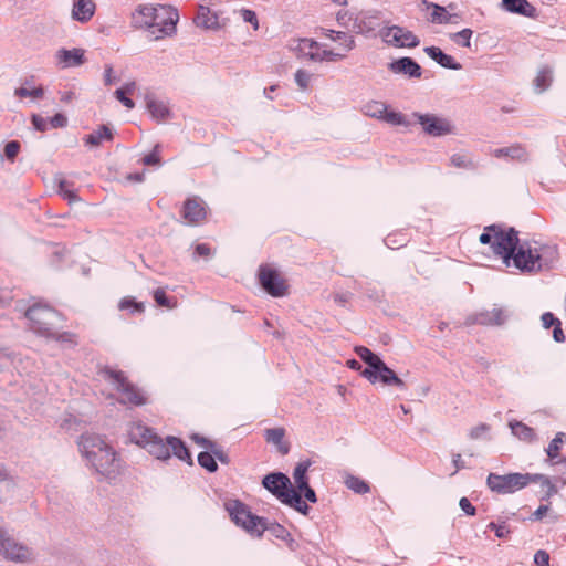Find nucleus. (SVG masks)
Returning <instances> with one entry per match:
<instances>
[{
	"label": "nucleus",
	"instance_id": "1",
	"mask_svg": "<svg viewBox=\"0 0 566 566\" xmlns=\"http://www.w3.org/2000/svg\"><path fill=\"white\" fill-rule=\"evenodd\" d=\"M558 249L554 244L534 242H517L507 253H504L503 263L515 266L521 272L535 273L552 269L558 261Z\"/></svg>",
	"mask_w": 566,
	"mask_h": 566
},
{
	"label": "nucleus",
	"instance_id": "2",
	"mask_svg": "<svg viewBox=\"0 0 566 566\" xmlns=\"http://www.w3.org/2000/svg\"><path fill=\"white\" fill-rule=\"evenodd\" d=\"M78 448L87 464L101 479L111 481L119 474L122 460L101 436L83 433L78 440Z\"/></svg>",
	"mask_w": 566,
	"mask_h": 566
},
{
	"label": "nucleus",
	"instance_id": "3",
	"mask_svg": "<svg viewBox=\"0 0 566 566\" xmlns=\"http://www.w3.org/2000/svg\"><path fill=\"white\" fill-rule=\"evenodd\" d=\"M531 483H541L543 488H546V496H552L557 492L555 485L544 474H532V473H509V474H496L490 473L486 478L488 488L499 494H511L526 488Z\"/></svg>",
	"mask_w": 566,
	"mask_h": 566
},
{
	"label": "nucleus",
	"instance_id": "4",
	"mask_svg": "<svg viewBox=\"0 0 566 566\" xmlns=\"http://www.w3.org/2000/svg\"><path fill=\"white\" fill-rule=\"evenodd\" d=\"M128 437L132 442L147 449L158 460L169 459V446L151 428L142 422H134L128 429Z\"/></svg>",
	"mask_w": 566,
	"mask_h": 566
},
{
	"label": "nucleus",
	"instance_id": "5",
	"mask_svg": "<svg viewBox=\"0 0 566 566\" xmlns=\"http://www.w3.org/2000/svg\"><path fill=\"white\" fill-rule=\"evenodd\" d=\"M102 374L114 385L115 389L119 394L118 401L120 403L142 406L147 402V398L144 392L129 382L123 371L107 367L103 369Z\"/></svg>",
	"mask_w": 566,
	"mask_h": 566
},
{
	"label": "nucleus",
	"instance_id": "6",
	"mask_svg": "<svg viewBox=\"0 0 566 566\" xmlns=\"http://www.w3.org/2000/svg\"><path fill=\"white\" fill-rule=\"evenodd\" d=\"M25 317L31 323V329L44 337L55 336L54 327L61 318L56 311L41 304H35L29 307L25 312Z\"/></svg>",
	"mask_w": 566,
	"mask_h": 566
},
{
	"label": "nucleus",
	"instance_id": "7",
	"mask_svg": "<svg viewBox=\"0 0 566 566\" xmlns=\"http://www.w3.org/2000/svg\"><path fill=\"white\" fill-rule=\"evenodd\" d=\"M226 509L231 520L252 535L260 536L266 528V521L252 514L248 506L238 500L227 502Z\"/></svg>",
	"mask_w": 566,
	"mask_h": 566
},
{
	"label": "nucleus",
	"instance_id": "8",
	"mask_svg": "<svg viewBox=\"0 0 566 566\" xmlns=\"http://www.w3.org/2000/svg\"><path fill=\"white\" fill-rule=\"evenodd\" d=\"M480 242L482 244H490L493 253L503 259L504 253L511 251L514 243L517 242V231L513 228L504 231L497 226H489L480 235Z\"/></svg>",
	"mask_w": 566,
	"mask_h": 566
},
{
	"label": "nucleus",
	"instance_id": "9",
	"mask_svg": "<svg viewBox=\"0 0 566 566\" xmlns=\"http://www.w3.org/2000/svg\"><path fill=\"white\" fill-rule=\"evenodd\" d=\"M411 118L415 124H419L422 132L431 137H442L454 133V125L446 117L431 114L413 112Z\"/></svg>",
	"mask_w": 566,
	"mask_h": 566
},
{
	"label": "nucleus",
	"instance_id": "10",
	"mask_svg": "<svg viewBox=\"0 0 566 566\" xmlns=\"http://www.w3.org/2000/svg\"><path fill=\"white\" fill-rule=\"evenodd\" d=\"M0 555L17 563L31 562L34 558L31 548L18 542L8 531L0 527Z\"/></svg>",
	"mask_w": 566,
	"mask_h": 566
},
{
	"label": "nucleus",
	"instance_id": "11",
	"mask_svg": "<svg viewBox=\"0 0 566 566\" xmlns=\"http://www.w3.org/2000/svg\"><path fill=\"white\" fill-rule=\"evenodd\" d=\"M179 21L178 10L168 4H157L156 21L150 32L155 39L170 36L176 33V25Z\"/></svg>",
	"mask_w": 566,
	"mask_h": 566
},
{
	"label": "nucleus",
	"instance_id": "12",
	"mask_svg": "<svg viewBox=\"0 0 566 566\" xmlns=\"http://www.w3.org/2000/svg\"><path fill=\"white\" fill-rule=\"evenodd\" d=\"M379 35L386 44L395 48H416L420 43L413 32L400 25L385 27Z\"/></svg>",
	"mask_w": 566,
	"mask_h": 566
},
{
	"label": "nucleus",
	"instance_id": "13",
	"mask_svg": "<svg viewBox=\"0 0 566 566\" xmlns=\"http://www.w3.org/2000/svg\"><path fill=\"white\" fill-rule=\"evenodd\" d=\"M350 31L358 34H369L374 32L380 24L378 12H358L347 17V21L343 22Z\"/></svg>",
	"mask_w": 566,
	"mask_h": 566
},
{
	"label": "nucleus",
	"instance_id": "14",
	"mask_svg": "<svg viewBox=\"0 0 566 566\" xmlns=\"http://www.w3.org/2000/svg\"><path fill=\"white\" fill-rule=\"evenodd\" d=\"M259 281L266 293L273 297H282L286 294V283L277 271L262 265L259 270Z\"/></svg>",
	"mask_w": 566,
	"mask_h": 566
},
{
	"label": "nucleus",
	"instance_id": "15",
	"mask_svg": "<svg viewBox=\"0 0 566 566\" xmlns=\"http://www.w3.org/2000/svg\"><path fill=\"white\" fill-rule=\"evenodd\" d=\"M361 376L371 384L380 380L386 386H396L399 389H406V382L400 379L382 360H380L374 369H364L361 371Z\"/></svg>",
	"mask_w": 566,
	"mask_h": 566
},
{
	"label": "nucleus",
	"instance_id": "16",
	"mask_svg": "<svg viewBox=\"0 0 566 566\" xmlns=\"http://www.w3.org/2000/svg\"><path fill=\"white\" fill-rule=\"evenodd\" d=\"M262 485L282 503L290 495V490H294L290 479L281 472L266 474L262 480Z\"/></svg>",
	"mask_w": 566,
	"mask_h": 566
},
{
	"label": "nucleus",
	"instance_id": "17",
	"mask_svg": "<svg viewBox=\"0 0 566 566\" xmlns=\"http://www.w3.org/2000/svg\"><path fill=\"white\" fill-rule=\"evenodd\" d=\"M181 213L186 223L198 224L207 216L203 200L198 197L187 199Z\"/></svg>",
	"mask_w": 566,
	"mask_h": 566
},
{
	"label": "nucleus",
	"instance_id": "18",
	"mask_svg": "<svg viewBox=\"0 0 566 566\" xmlns=\"http://www.w3.org/2000/svg\"><path fill=\"white\" fill-rule=\"evenodd\" d=\"M156 9L157 4H140L132 14V24L136 29H148L154 28V21H156Z\"/></svg>",
	"mask_w": 566,
	"mask_h": 566
},
{
	"label": "nucleus",
	"instance_id": "19",
	"mask_svg": "<svg viewBox=\"0 0 566 566\" xmlns=\"http://www.w3.org/2000/svg\"><path fill=\"white\" fill-rule=\"evenodd\" d=\"M509 314L503 307H493L475 315L474 322L485 326H501L506 323Z\"/></svg>",
	"mask_w": 566,
	"mask_h": 566
},
{
	"label": "nucleus",
	"instance_id": "20",
	"mask_svg": "<svg viewBox=\"0 0 566 566\" xmlns=\"http://www.w3.org/2000/svg\"><path fill=\"white\" fill-rule=\"evenodd\" d=\"M388 67L395 74H405L415 78H419L422 74L420 65L407 56L392 61Z\"/></svg>",
	"mask_w": 566,
	"mask_h": 566
},
{
	"label": "nucleus",
	"instance_id": "21",
	"mask_svg": "<svg viewBox=\"0 0 566 566\" xmlns=\"http://www.w3.org/2000/svg\"><path fill=\"white\" fill-rule=\"evenodd\" d=\"M492 156L518 163H527L530 159V154L527 149L521 144H514L509 147L496 148L492 151Z\"/></svg>",
	"mask_w": 566,
	"mask_h": 566
},
{
	"label": "nucleus",
	"instance_id": "22",
	"mask_svg": "<svg viewBox=\"0 0 566 566\" xmlns=\"http://www.w3.org/2000/svg\"><path fill=\"white\" fill-rule=\"evenodd\" d=\"M424 53L444 69L459 71L462 65L438 46H426Z\"/></svg>",
	"mask_w": 566,
	"mask_h": 566
},
{
	"label": "nucleus",
	"instance_id": "23",
	"mask_svg": "<svg viewBox=\"0 0 566 566\" xmlns=\"http://www.w3.org/2000/svg\"><path fill=\"white\" fill-rule=\"evenodd\" d=\"M56 59L62 67H74L84 63V50L82 49H61L56 52Z\"/></svg>",
	"mask_w": 566,
	"mask_h": 566
},
{
	"label": "nucleus",
	"instance_id": "24",
	"mask_svg": "<svg viewBox=\"0 0 566 566\" xmlns=\"http://www.w3.org/2000/svg\"><path fill=\"white\" fill-rule=\"evenodd\" d=\"M93 0H75L72 8V18L78 22H88L95 13Z\"/></svg>",
	"mask_w": 566,
	"mask_h": 566
},
{
	"label": "nucleus",
	"instance_id": "25",
	"mask_svg": "<svg viewBox=\"0 0 566 566\" xmlns=\"http://www.w3.org/2000/svg\"><path fill=\"white\" fill-rule=\"evenodd\" d=\"M193 22L197 27L207 30H214L219 27L218 15L213 13L210 8L202 4L198 6Z\"/></svg>",
	"mask_w": 566,
	"mask_h": 566
},
{
	"label": "nucleus",
	"instance_id": "26",
	"mask_svg": "<svg viewBox=\"0 0 566 566\" xmlns=\"http://www.w3.org/2000/svg\"><path fill=\"white\" fill-rule=\"evenodd\" d=\"M146 106L151 117L157 122H163L170 117V109L167 103L156 99L154 95L146 96Z\"/></svg>",
	"mask_w": 566,
	"mask_h": 566
},
{
	"label": "nucleus",
	"instance_id": "27",
	"mask_svg": "<svg viewBox=\"0 0 566 566\" xmlns=\"http://www.w3.org/2000/svg\"><path fill=\"white\" fill-rule=\"evenodd\" d=\"M164 441L166 446H169V458L171 457V454H174L179 460L187 462L188 464H192L191 454L188 448L179 438L167 437Z\"/></svg>",
	"mask_w": 566,
	"mask_h": 566
},
{
	"label": "nucleus",
	"instance_id": "28",
	"mask_svg": "<svg viewBox=\"0 0 566 566\" xmlns=\"http://www.w3.org/2000/svg\"><path fill=\"white\" fill-rule=\"evenodd\" d=\"M502 6L506 11L524 17L533 18L536 14V9L527 0H502Z\"/></svg>",
	"mask_w": 566,
	"mask_h": 566
},
{
	"label": "nucleus",
	"instance_id": "29",
	"mask_svg": "<svg viewBox=\"0 0 566 566\" xmlns=\"http://www.w3.org/2000/svg\"><path fill=\"white\" fill-rule=\"evenodd\" d=\"M285 429L284 428H271L264 431V439L268 443L274 444L279 452L282 454H287L290 451V446L284 441Z\"/></svg>",
	"mask_w": 566,
	"mask_h": 566
},
{
	"label": "nucleus",
	"instance_id": "30",
	"mask_svg": "<svg viewBox=\"0 0 566 566\" xmlns=\"http://www.w3.org/2000/svg\"><path fill=\"white\" fill-rule=\"evenodd\" d=\"M509 427L512 431V434L521 441L531 443L534 442L537 438L534 429L523 423L522 421L512 420L509 422Z\"/></svg>",
	"mask_w": 566,
	"mask_h": 566
},
{
	"label": "nucleus",
	"instance_id": "31",
	"mask_svg": "<svg viewBox=\"0 0 566 566\" xmlns=\"http://www.w3.org/2000/svg\"><path fill=\"white\" fill-rule=\"evenodd\" d=\"M319 48L321 43L311 39H296L292 40L290 43V50L293 51L297 57H307V55H312V53H310V49Z\"/></svg>",
	"mask_w": 566,
	"mask_h": 566
},
{
	"label": "nucleus",
	"instance_id": "32",
	"mask_svg": "<svg viewBox=\"0 0 566 566\" xmlns=\"http://www.w3.org/2000/svg\"><path fill=\"white\" fill-rule=\"evenodd\" d=\"M324 35L333 41H338L340 51H343L345 53L352 51L355 46L354 38L345 32L335 31V30H325Z\"/></svg>",
	"mask_w": 566,
	"mask_h": 566
},
{
	"label": "nucleus",
	"instance_id": "33",
	"mask_svg": "<svg viewBox=\"0 0 566 566\" xmlns=\"http://www.w3.org/2000/svg\"><path fill=\"white\" fill-rule=\"evenodd\" d=\"M113 139V133L111 128L106 125H102L97 130H94L90 135H87L84 139L85 145L91 147H97L103 142H109Z\"/></svg>",
	"mask_w": 566,
	"mask_h": 566
},
{
	"label": "nucleus",
	"instance_id": "34",
	"mask_svg": "<svg viewBox=\"0 0 566 566\" xmlns=\"http://www.w3.org/2000/svg\"><path fill=\"white\" fill-rule=\"evenodd\" d=\"M422 2L428 9L429 8L432 9L431 21L433 23H440V24L449 23V22H451L452 18L454 17V15L448 13L447 10L439 4L428 2L427 0H422Z\"/></svg>",
	"mask_w": 566,
	"mask_h": 566
},
{
	"label": "nucleus",
	"instance_id": "35",
	"mask_svg": "<svg viewBox=\"0 0 566 566\" xmlns=\"http://www.w3.org/2000/svg\"><path fill=\"white\" fill-rule=\"evenodd\" d=\"M552 81L553 70L548 66H543L534 80L535 90L539 93L544 92L551 86Z\"/></svg>",
	"mask_w": 566,
	"mask_h": 566
},
{
	"label": "nucleus",
	"instance_id": "36",
	"mask_svg": "<svg viewBox=\"0 0 566 566\" xmlns=\"http://www.w3.org/2000/svg\"><path fill=\"white\" fill-rule=\"evenodd\" d=\"M381 119L385 120L386 123L395 125V126L410 127L413 125L411 115L406 116L401 113L394 112V111L388 112L386 109Z\"/></svg>",
	"mask_w": 566,
	"mask_h": 566
},
{
	"label": "nucleus",
	"instance_id": "37",
	"mask_svg": "<svg viewBox=\"0 0 566 566\" xmlns=\"http://www.w3.org/2000/svg\"><path fill=\"white\" fill-rule=\"evenodd\" d=\"M310 467H311L310 460L302 461V462L297 463V465L295 467L294 472H293V478H294L297 490L304 489L305 486L307 488L308 479L306 476V473H307Z\"/></svg>",
	"mask_w": 566,
	"mask_h": 566
},
{
	"label": "nucleus",
	"instance_id": "38",
	"mask_svg": "<svg viewBox=\"0 0 566 566\" xmlns=\"http://www.w3.org/2000/svg\"><path fill=\"white\" fill-rule=\"evenodd\" d=\"M450 164L457 168L465 170H475L478 164L468 154L457 153L450 157Z\"/></svg>",
	"mask_w": 566,
	"mask_h": 566
},
{
	"label": "nucleus",
	"instance_id": "39",
	"mask_svg": "<svg viewBox=\"0 0 566 566\" xmlns=\"http://www.w3.org/2000/svg\"><path fill=\"white\" fill-rule=\"evenodd\" d=\"M286 505H290L297 512L306 515L308 513L310 506L302 500V495L298 491L290 490V495L283 502Z\"/></svg>",
	"mask_w": 566,
	"mask_h": 566
},
{
	"label": "nucleus",
	"instance_id": "40",
	"mask_svg": "<svg viewBox=\"0 0 566 566\" xmlns=\"http://www.w3.org/2000/svg\"><path fill=\"white\" fill-rule=\"evenodd\" d=\"M14 488L13 479L8 474L6 469L0 465V502L6 500Z\"/></svg>",
	"mask_w": 566,
	"mask_h": 566
},
{
	"label": "nucleus",
	"instance_id": "41",
	"mask_svg": "<svg viewBox=\"0 0 566 566\" xmlns=\"http://www.w3.org/2000/svg\"><path fill=\"white\" fill-rule=\"evenodd\" d=\"M29 81H25L24 84L14 91V95L23 98L31 97L32 99H41L44 96V88L42 86L38 87H28Z\"/></svg>",
	"mask_w": 566,
	"mask_h": 566
},
{
	"label": "nucleus",
	"instance_id": "42",
	"mask_svg": "<svg viewBox=\"0 0 566 566\" xmlns=\"http://www.w3.org/2000/svg\"><path fill=\"white\" fill-rule=\"evenodd\" d=\"M355 353L363 361H365L368 365L366 369H374L375 367H377V364L381 360L379 356L374 354L369 348L365 346H357L355 348Z\"/></svg>",
	"mask_w": 566,
	"mask_h": 566
},
{
	"label": "nucleus",
	"instance_id": "43",
	"mask_svg": "<svg viewBox=\"0 0 566 566\" xmlns=\"http://www.w3.org/2000/svg\"><path fill=\"white\" fill-rule=\"evenodd\" d=\"M59 190L57 192L69 201V203H73L80 200L78 196L75 193L73 189V184L63 179H57Z\"/></svg>",
	"mask_w": 566,
	"mask_h": 566
},
{
	"label": "nucleus",
	"instance_id": "44",
	"mask_svg": "<svg viewBox=\"0 0 566 566\" xmlns=\"http://www.w3.org/2000/svg\"><path fill=\"white\" fill-rule=\"evenodd\" d=\"M345 484L349 490L357 494H366L370 490L366 481L355 475H348L345 480Z\"/></svg>",
	"mask_w": 566,
	"mask_h": 566
},
{
	"label": "nucleus",
	"instance_id": "45",
	"mask_svg": "<svg viewBox=\"0 0 566 566\" xmlns=\"http://www.w3.org/2000/svg\"><path fill=\"white\" fill-rule=\"evenodd\" d=\"M473 35V31L469 28H465L459 32L450 33V40L462 48H471V38Z\"/></svg>",
	"mask_w": 566,
	"mask_h": 566
},
{
	"label": "nucleus",
	"instance_id": "46",
	"mask_svg": "<svg viewBox=\"0 0 566 566\" xmlns=\"http://www.w3.org/2000/svg\"><path fill=\"white\" fill-rule=\"evenodd\" d=\"M387 105L382 102L373 101L364 105L363 112L365 115L381 119L386 111Z\"/></svg>",
	"mask_w": 566,
	"mask_h": 566
},
{
	"label": "nucleus",
	"instance_id": "47",
	"mask_svg": "<svg viewBox=\"0 0 566 566\" xmlns=\"http://www.w3.org/2000/svg\"><path fill=\"white\" fill-rule=\"evenodd\" d=\"M566 441V434L564 432H558L555 438L549 442L546 448V453L551 460H554L558 457L559 450L562 446Z\"/></svg>",
	"mask_w": 566,
	"mask_h": 566
},
{
	"label": "nucleus",
	"instance_id": "48",
	"mask_svg": "<svg viewBox=\"0 0 566 566\" xmlns=\"http://www.w3.org/2000/svg\"><path fill=\"white\" fill-rule=\"evenodd\" d=\"M198 463L209 472H216L218 470V464L214 460V457L210 453L209 450L198 454Z\"/></svg>",
	"mask_w": 566,
	"mask_h": 566
},
{
	"label": "nucleus",
	"instance_id": "49",
	"mask_svg": "<svg viewBox=\"0 0 566 566\" xmlns=\"http://www.w3.org/2000/svg\"><path fill=\"white\" fill-rule=\"evenodd\" d=\"M119 310H129L132 313H143L145 306L143 303L136 302L133 297H124L118 305Z\"/></svg>",
	"mask_w": 566,
	"mask_h": 566
},
{
	"label": "nucleus",
	"instance_id": "50",
	"mask_svg": "<svg viewBox=\"0 0 566 566\" xmlns=\"http://www.w3.org/2000/svg\"><path fill=\"white\" fill-rule=\"evenodd\" d=\"M321 46H323L321 44ZM346 56V53L343 52V51H333V50H327V49H323L321 48L319 50V56L318 57V62H322V61H338V60H342Z\"/></svg>",
	"mask_w": 566,
	"mask_h": 566
},
{
	"label": "nucleus",
	"instance_id": "51",
	"mask_svg": "<svg viewBox=\"0 0 566 566\" xmlns=\"http://www.w3.org/2000/svg\"><path fill=\"white\" fill-rule=\"evenodd\" d=\"M154 298L159 306L172 308L176 305V301L169 298L163 289H157L154 292Z\"/></svg>",
	"mask_w": 566,
	"mask_h": 566
},
{
	"label": "nucleus",
	"instance_id": "52",
	"mask_svg": "<svg viewBox=\"0 0 566 566\" xmlns=\"http://www.w3.org/2000/svg\"><path fill=\"white\" fill-rule=\"evenodd\" d=\"M20 149H21L20 143L18 140H11L9 143H7L4 146V156L7 157L8 160L14 161Z\"/></svg>",
	"mask_w": 566,
	"mask_h": 566
},
{
	"label": "nucleus",
	"instance_id": "53",
	"mask_svg": "<svg viewBox=\"0 0 566 566\" xmlns=\"http://www.w3.org/2000/svg\"><path fill=\"white\" fill-rule=\"evenodd\" d=\"M486 528L494 531L496 537H499V538H506L511 533L510 528L506 526L505 523L497 524L495 522H490L488 524Z\"/></svg>",
	"mask_w": 566,
	"mask_h": 566
},
{
	"label": "nucleus",
	"instance_id": "54",
	"mask_svg": "<svg viewBox=\"0 0 566 566\" xmlns=\"http://www.w3.org/2000/svg\"><path fill=\"white\" fill-rule=\"evenodd\" d=\"M312 74L304 70H298L295 73V82L301 90H306L310 85Z\"/></svg>",
	"mask_w": 566,
	"mask_h": 566
},
{
	"label": "nucleus",
	"instance_id": "55",
	"mask_svg": "<svg viewBox=\"0 0 566 566\" xmlns=\"http://www.w3.org/2000/svg\"><path fill=\"white\" fill-rule=\"evenodd\" d=\"M209 451L214 457V460L218 459L221 463L224 464L229 463L228 454L216 442L209 444Z\"/></svg>",
	"mask_w": 566,
	"mask_h": 566
},
{
	"label": "nucleus",
	"instance_id": "56",
	"mask_svg": "<svg viewBox=\"0 0 566 566\" xmlns=\"http://www.w3.org/2000/svg\"><path fill=\"white\" fill-rule=\"evenodd\" d=\"M143 164L146 166L160 165L159 145H156L154 150L143 158Z\"/></svg>",
	"mask_w": 566,
	"mask_h": 566
},
{
	"label": "nucleus",
	"instance_id": "57",
	"mask_svg": "<svg viewBox=\"0 0 566 566\" xmlns=\"http://www.w3.org/2000/svg\"><path fill=\"white\" fill-rule=\"evenodd\" d=\"M240 12L244 22L251 23L255 30L259 28L258 17L254 11L242 9Z\"/></svg>",
	"mask_w": 566,
	"mask_h": 566
},
{
	"label": "nucleus",
	"instance_id": "58",
	"mask_svg": "<svg viewBox=\"0 0 566 566\" xmlns=\"http://www.w3.org/2000/svg\"><path fill=\"white\" fill-rule=\"evenodd\" d=\"M490 430V427L485 423H481L476 427H473L470 432L469 437L473 440L480 439L484 433H486Z\"/></svg>",
	"mask_w": 566,
	"mask_h": 566
},
{
	"label": "nucleus",
	"instance_id": "59",
	"mask_svg": "<svg viewBox=\"0 0 566 566\" xmlns=\"http://www.w3.org/2000/svg\"><path fill=\"white\" fill-rule=\"evenodd\" d=\"M127 93H125V90H122V88H118L115 91V97L120 102L123 103V105L125 107H127L128 109H132L134 108L135 106V103L133 102V99L128 98L126 96Z\"/></svg>",
	"mask_w": 566,
	"mask_h": 566
},
{
	"label": "nucleus",
	"instance_id": "60",
	"mask_svg": "<svg viewBox=\"0 0 566 566\" xmlns=\"http://www.w3.org/2000/svg\"><path fill=\"white\" fill-rule=\"evenodd\" d=\"M534 563L537 566H549V555L546 551L539 549L534 555Z\"/></svg>",
	"mask_w": 566,
	"mask_h": 566
},
{
	"label": "nucleus",
	"instance_id": "61",
	"mask_svg": "<svg viewBox=\"0 0 566 566\" xmlns=\"http://www.w3.org/2000/svg\"><path fill=\"white\" fill-rule=\"evenodd\" d=\"M541 321H542L543 327L547 329V328L553 327L559 319L556 318L553 313L546 312V313L542 314Z\"/></svg>",
	"mask_w": 566,
	"mask_h": 566
},
{
	"label": "nucleus",
	"instance_id": "62",
	"mask_svg": "<svg viewBox=\"0 0 566 566\" xmlns=\"http://www.w3.org/2000/svg\"><path fill=\"white\" fill-rule=\"evenodd\" d=\"M50 124L54 128H62V127L66 126L67 118L63 114L57 113L53 117L50 118Z\"/></svg>",
	"mask_w": 566,
	"mask_h": 566
},
{
	"label": "nucleus",
	"instance_id": "63",
	"mask_svg": "<svg viewBox=\"0 0 566 566\" xmlns=\"http://www.w3.org/2000/svg\"><path fill=\"white\" fill-rule=\"evenodd\" d=\"M459 505H460L461 510L467 515H470V516L475 515V511L476 510H475V507L472 505V503L467 497H461L460 502H459Z\"/></svg>",
	"mask_w": 566,
	"mask_h": 566
},
{
	"label": "nucleus",
	"instance_id": "64",
	"mask_svg": "<svg viewBox=\"0 0 566 566\" xmlns=\"http://www.w3.org/2000/svg\"><path fill=\"white\" fill-rule=\"evenodd\" d=\"M32 124L34 128L39 132H45L48 128V120L40 115L32 116Z\"/></svg>",
	"mask_w": 566,
	"mask_h": 566
}]
</instances>
